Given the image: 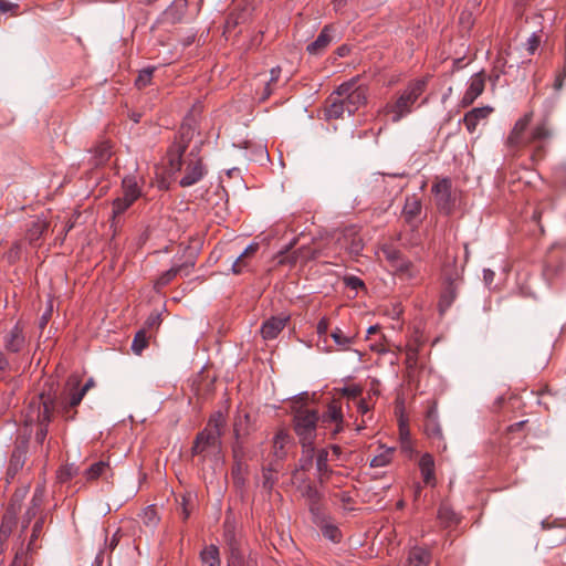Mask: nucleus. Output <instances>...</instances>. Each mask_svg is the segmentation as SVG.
I'll return each mask as SVG.
<instances>
[{"mask_svg":"<svg viewBox=\"0 0 566 566\" xmlns=\"http://www.w3.org/2000/svg\"><path fill=\"white\" fill-rule=\"evenodd\" d=\"M195 132L196 129L192 125L184 123L180 126L178 137L168 150L169 167L172 171H180L185 166V175L179 181L181 187H190L197 184L206 174L202 159L199 157V146L196 145L188 156L184 158L185 151L195 136Z\"/></svg>","mask_w":566,"mask_h":566,"instance_id":"obj_1","label":"nucleus"},{"mask_svg":"<svg viewBox=\"0 0 566 566\" xmlns=\"http://www.w3.org/2000/svg\"><path fill=\"white\" fill-rule=\"evenodd\" d=\"M367 102V88L357 78L340 84L328 97L325 115L328 119L354 114Z\"/></svg>","mask_w":566,"mask_h":566,"instance_id":"obj_2","label":"nucleus"},{"mask_svg":"<svg viewBox=\"0 0 566 566\" xmlns=\"http://www.w3.org/2000/svg\"><path fill=\"white\" fill-rule=\"evenodd\" d=\"M533 118V112L525 113L520 117L506 138L510 148L525 147L532 143L546 140L552 136L547 120L537 124L528 133V126Z\"/></svg>","mask_w":566,"mask_h":566,"instance_id":"obj_3","label":"nucleus"},{"mask_svg":"<svg viewBox=\"0 0 566 566\" xmlns=\"http://www.w3.org/2000/svg\"><path fill=\"white\" fill-rule=\"evenodd\" d=\"M426 87V77L411 81L398 95L397 99L391 104H387L382 112L386 114H392L391 120L394 123L400 122L412 112L415 103L423 94Z\"/></svg>","mask_w":566,"mask_h":566,"instance_id":"obj_4","label":"nucleus"},{"mask_svg":"<svg viewBox=\"0 0 566 566\" xmlns=\"http://www.w3.org/2000/svg\"><path fill=\"white\" fill-rule=\"evenodd\" d=\"M54 399L44 395L32 399L25 411V424L31 426L33 423L39 424V429L35 433V440L38 443H43L48 434V424L51 421L52 411L54 409Z\"/></svg>","mask_w":566,"mask_h":566,"instance_id":"obj_5","label":"nucleus"},{"mask_svg":"<svg viewBox=\"0 0 566 566\" xmlns=\"http://www.w3.org/2000/svg\"><path fill=\"white\" fill-rule=\"evenodd\" d=\"M93 386L94 380L92 378H90L83 386H81V379L78 376L72 375L67 378L59 397V408L66 420L74 418V413H70V410L81 403L88 389Z\"/></svg>","mask_w":566,"mask_h":566,"instance_id":"obj_6","label":"nucleus"},{"mask_svg":"<svg viewBox=\"0 0 566 566\" xmlns=\"http://www.w3.org/2000/svg\"><path fill=\"white\" fill-rule=\"evenodd\" d=\"M319 416L315 410L300 409L294 415V430L303 448L314 446Z\"/></svg>","mask_w":566,"mask_h":566,"instance_id":"obj_7","label":"nucleus"},{"mask_svg":"<svg viewBox=\"0 0 566 566\" xmlns=\"http://www.w3.org/2000/svg\"><path fill=\"white\" fill-rule=\"evenodd\" d=\"M444 289L439 301V310L444 313L454 302L457 290L460 282V272L458 269H443Z\"/></svg>","mask_w":566,"mask_h":566,"instance_id":"obj_8","label":"nucleus"},{"mask_svg":"<svg viewBox=\"0 0 566 566\" xmlns=\"http://www.w3.org/2000/svg\"><path fill=\"white\" fill-rule=\"evenodd\" d=\"M221 436L218 431H211V428H206L201 431L196 439L192 452L195 454H211L220 451Z\"/></svg>","mask_w":566,"mask_h":566,"instance_id":"obj_9","label":"nucleus"},{"mask_svg":"<svg viewBox=\"0 0 566 566\" xmlns=\"http://www.w3.org/2000/svg\"><path fill=\"white\" fill-rule=\"evenodd\" d=\"M485 76L483 72H478L469 80V86L462 97L461 104L463 106L471 105L484 91Z\"/></svg>","mask_w":566,"mask_h":566,"instance_id":"obj_10","label":"nucleus"},{"mask_svg":"<svg viewBox=\"0 0 566 566\" xmlns=\"http://www.w3.org/2000/svg\"><path fill=\"white\" fill-rule=\"evenodd\" d=\"M451 180L443 178L432 186V192L440 209L449 211L451 207Z\"/></svg>","mask_w":566,"mask_h":566,"instance_id":"obj_11","label":"nucleus"},{"mask_svg":"<svg viewBox=\"0 0 566 566\" xmlns=\"http://www.w3.org/2000/svg\"><path fill=\"white\" fill-rule=\"evenodd\" d=\"M289 321V316H272L261 326V335L265 340L274 339L282 332Z\"/></svg>","mask_w":566,"mask_h":566,"instance_id":"obj_12","label":"nucleus"},{"mask_svg":"<svg viewBox=\"0 0 566 566\" xmlns=\"http://www.w3.org/2000/svg\"><path fill=\"white\" fill-rule=\"evenodd\" d=\"M427 436L433 441L436 448L440 451L447 450V444L443 439V433L437 417L433 411H430L424 427Z\"/></svg>","mask_w":566,"mask_h":566,"instance_id":"obj_13","label":"nucleus"},{"mask_svg":"<svg viewBox=\"0 0 566 566\" xmlns=\"http://www.w3.org/2000/svg\"><path fill=\"white\" fill-rule=\"evenodd\" d=\"M291 444V437L286 430L280 429L273 437L272 455L276 460H283L287 455V449Z\"/></svg>","mask_w":566,"mask_h":566,"instance_id":"obj_14","label":"nucleus"},{"mask_svg":"<svg viewBox=\"0 0 566 566\" xmlns=\"http://www.w3.org/2000/svg\"><path fill=\"white\" fill-rule=\"evenodd\" d=\"M193 265H195V262L190 261V262H185L180 265H175V266L170 268L169 270L164 272L157 279L156 285L160 286V287L165 286V285L169 284L177 275L188 276L190 274Z\"/></svg>","mask_w":566,"mask_h":566,"instance_id":"obj_15","label":"nucleus"},{"mask_svg":"<svg viewBox=\"0 0 566 566\" xmlns=\"http://www.w3.org/2000/svg\"><path fill=\"white\" fill-rule=\"evenodd\" d=\"M493 108L490 106L476 107L464 115L463 123L469 133H474L478 124L490 116Z\"/></svg>","mask_w":566,"mask_h":566,"instance_id":"obj_16","label":"nucleus"},{"mask_svg":"<svg viewBox=\"0 0 566 566\" xmlns=\"http://www.w3.org/2000/svg\"><path fill=\"white\" fill-rule=\"evenodd\" d=\"M252 421L249 412L244 410H238L233 420V431L237 440L249 434L251 430Z\"/></svg>","mask_w":566,"mask_h":566,"instance_id":"obj_17","label":"nucleus"},{"mask_svg":"<svg viewBox=\"0 0 566 566\" xmlns=\"http://www.w3.org/2000/svg\"><path fill=\"white\" fill-rule=\"evenodd\" d=\"M318 421H321L324 427H328L336 421L344 422L340 403L337 400H332L327 405L326 410L322 413V416H319Z\"/></svg>","mask_w":566,"mask_h":566,"instance_id":"obj_18","label":"nucleus"},{"mask_svg":"<svg viewBox=\"0 0 566 566\" xmlns=\"http://www.w3.org/2000/svg\"><path fill=\"white\" fill-rule=\"evenodd\" d=\"M142 182L143 179L134 175L124 177L122 181L123 195L136 201L142 196Z\"/></svg>","mask_w":566,"mask_h":566,"instance_id":"obj_19","label":"nucleus"},{"mask_svg":"<svg viewBox=\"0 0 566 566\" xmlns=\"http://www.w3.org/2000/svg\"><path fill=\"white\" fill-rule=\"evenodd\" d=\"M331 30L329 25L324 27L316 40L307 45L306 50L310 54H321L332 43Z\"/></svg>","mask_w":566,"mask_h":566,"instance_id":"obj_20","label":"nucleus"},{"mask_svg":"<svg viewBox=\"0 0 566 566\" xmlns=\"http://www.w3.org/2000/svg\"><path fill=\"white\" fill-rule=\"evenodd\" d=\"M419 469L423 479V482L429 485L436 484L434 474V460L430 453H424L420 458Z\"/></svg>","mask_w":566,"mask_h":566,"instance_id":"obj_21","label":"nucleus"},{"mask_svg":"<svg viewBox=\"0 0 566 566\" xmlns=\"http://www.w3.org/2000/svg\"><path fill=\"white\" fill-rule=\"evenodd\" d=\"M27 442H22L13 450L8 468L9 473L15 474L23 467L27 458Z\"/></svg>","mask_w":566,"mask_h":566,"instance_id":"obj_22","label":"nucleus"},{"mask_svg":"<svg viewBox=\"0 0 566 566\" xmlns=\"http://www.w3.org/2000/svg\"><path fill=\"white\" fill-rule=\"evenodd\" d=\"M24 344V336L21 328L15 325L6 337L4 346L12 353H18Z\"/></svg>","mask_w":566,"mask_h":566,"instance_id":"obj_23","label":"nucleus"},{"mask_svg":"<svg viewBox=\"0 0 566 566\" xmlns=\"http://www.w3.org/2000/svg\"><path fill=\"white\" fill-rule=\"evenodd\" d=\"M430 553L422 547H413L408 554V564L411 566H427L430 563Z\"/></svg>","mask_w":566,"mask_h":566,"instance_id":"obj_24","label":"nucleus"},{"mask_svg":"<svg viewBox=\"0 0 566 566\" xmlns=\"http://www.w3.org/2000/svg\"><path fill=\"white\" fill-rule=\"evenodd\" d=\"M438 520L443 527H450L459 523V516L447 504H441L438 510Z\"/></svg>","mask_w":566,"mask_h":566,"instance_id":"obj_25","label":"nucleus"},{"mask_svg":"<svg viewBox=\"0 0 566 566\" xmlns=\"http://www.w3.org/2000/svg\"><path fill=\"white\" fill-rule=\"evenodd\" d=\"M380 452L370 460L371 468H382L388 465L392 460L395 449L385 446L379 447Z\"/></svg>","mask_w":566,"mask_h":566,"instance_id":"obj_26","label":"nucleus"},{"mask_svg":"<svg viewBox=\"0 0 566 566\" xmlns=\"http://www.w3.org/2000/svg\"><path fill=\"white\" fill-rule=\"evenodd\" d=\"M259 249V244L258 243H251L249 244L244 251L237 258V260L233 262L232 264V268H231V271L233 274H240L242 273L244 266H245V263H244V259L251 254H254Z\"/></svg>","mask_w":566,"mask_h":566,"instance_id":"obj_27","label":"nucleus"},{"mask_svg":"<svg viewBox=\"0 0 566 566\" xmlns=\"http://www.w3.org/2000/svg\"><path fill=\"white\" fill-rule=\"evenodd\" d=\"M94 154V165L99 166L106 163L112 155V146L108 142L99 143L93 150Z\"/></svg>","mask_w":566,"mask_h":566,"instance_id":"obj_28","label":"nucleus"},{"mask_svg":"<svg viewBox=\"0 0 566 566\" xmlns=\"http://www.w3.org/2000/svg\"><path fill=\"white\" fill-rule=\"evenodd\" d=\"M395 271L407 279H416L420 271L419 269L408 260L403 258L394 266Z\"/></svg>","mask_w":566,"mask_h":566,"instance_id":"obj_29","label":"nucleus"},{"mask_svg":"<svg viewBox=\"0 0 566 566\" xmlns=\"http://www.w3.org/2000/svg\"><path fill=\"white\" fill-rule=\"evenodd\" d=\"M331 337L338 346L339 350H348L350 345L354 343V337L346 335L339 327H336L331 333Z\"/></svg>","mask_w":566,"mask_h":566,"instance_id":"obj_30","label":"nucleus"},{"mask_svg":"<svg viewBox=\"0 0 566 566\" xmlns=\"http://www.w3.org/2000/svg\"><path fill=\"white\" fill-rule=\"evenodd\" d=\"M108 469H109V465L107 462H105V461L95 462L92 465H90V468H87L85 470V478L88 481L96 480L99 476H102Z\"/></svg>","mask_w":566,"mask_h":566,"instance_id":"obj_31","label":"nucleus"},{"mask_svg":"<svg viewBox=\"0 0 566 566\" xmlns=\"http://www.w3.org/2000/svg\"><path fill=\"white\" fill-rule=\"evenodd\" d=\"M421 211V203L416 198H408L403 206V216L407 221H411Z\"/></svg>","mask_w":566,"mask_h":566,"instance_id":"obj_32","label":"nucleus"},{"mask_svg":"<svg viewBox=\"0 0 566 566\" xmlns=\"http://www.w3.org/2000/svg\"><path fill=\"white\" fill-rule=\"evenodd\" d=\"M327 462L328 451L326 449L319 450L316 457V470L321 479L327 476L331 472Z\"/></svg>","mask_w":566,"mask_h":566,"instance_id":"obj_33","label":"nucleus"},{"mask_svg":"<svg viewBox=\"0 0 566 566\" xmlns=\"http://www.w3.org/2000/svg\"><path fill=\"white\" fill-rule=\"evenodd\" d=\"M135 200L132 198H128L124 195L120 197L114 199L113 201V217L119 216L124 213L133 203Z\"/></svg>","mask_w":566,"mask_h":566,"instance_id":"obj_34","label":"nucleus"},{"mask_svg":"<svg viewBox=\"0 0 566 566\" xmlns=\"http://www.w3.org/2000/svg\"><path fill=\"white\" fill-rule=\"evenodd\" d=\"M201 560L207 566H213L219 562V551L214 545L206 547L201 552Z\"/></svg>","mask_w":566,"mask_h":566,"instance_id":"obj_35","label":"nucleus"},{"mask_svg":"<svg viewBox=\"0 0 566 566\" xmlns=\"http://www.w3.org/2000/svg\"><path fill=\"white\" fill-rule=\"evenodd\" d=\"M147 344H148V337H147L146 331L144 328L136 333V335L133 339V343H132V350L136 355H140L142 352L147 347Z\"/></svg>","mask_w":566,"mask_h":566,"instance_id":"obj_36","label":"nucleus"},{"mask_svg":"<svg viewBox=\"0 0 566 566\" xmlns=\"http://www.w3.org/2000/svg\"><path fill=\"white\" fill-rule=\"evenodd\" d=\"M380 252L392 268L402 259L400 251L391 245H384Z\"/></svg>","mask_w":566,"mask_h":566,"instance_id":"obj_37","label":"nucleus"},{"mask_svg":"<svg viewBox=\"0 0 566 566\" xmlns=\"http://www.w3.org/2000/svg\"><path fill=\"white\" fill-rule=\"evenodd\" d=\"M350 235H353V238L350 239V242L346 247V249L350 254L358 255L364 248L363 239L359 235H357L354 231H350L348 234L345 235V238L347 239Z\"/></svg>","mask_w":566,"mask_h":566,"instance_id":"obj_38","label":"nucleus"},{"mask_svg":"<svg viewBox=\"0 0 566 566\" xmlns=\"http://www.w3.org/2000/svg\"><path fill=\"white\" fill-rule=\"evenodd\" d=\"M226 424V418L222 412L218 411L210 417L207 428H211V431H218V434H222V429Z\"/></svg>","mask_w":566,"mask_h":566,"instance_id":"obj_39","label":"nucleus"},{"mask_svg":"<svg viewBox=\"0 0 566 566\" xmlns=\"http://www.w3.org/2000/svg\"><path fill=\"white\" fill-rule=\"evenodd\" d=\"M280 75H281L280 66L271 69L270 80L266 82L263 99L268 98L272 94V92H273L272 84L277 82V80L280 78Z\"/></svg>","mask_w":566,"mask_h":566,"instance_id":"obj_40","label":"nucleus"},{"mask_svg":"<svg viewBox=\"0 0 566 566\" xmlns=\"http://www.w3.org/2000/svg\"><path fill=\"white\" fill-rule=\"evenodd\" d=\"M78 469L74 464L64 465L57 471V480L60 482H66L76 475Z\"/></svg>","mask_w":566,"mask_h":566,"instance_id":"obj_41","label":"nucleus"},{"mask_svg":"<svg viewBox=\"0 0 566 566\" xmlns=\"http://www.w3.org/2000/svg\"><path fill=\"white\" fill-rule=\"evenodd\" d=\"M142 520H143L145 525H147V526H155L157 524V522H158V516H157L156 509L153 505L147 506L143 511Z\"/></svg>","mask_w":566,"mask_h":566,"instance_id":"obj_42","label":"nucleus"},{"mask_svg":"<svg viewBox=\"0 0 566 566\" xmlns=\"http://www.w3.org/2000/svg\"><path fill=\"white\" fill-rule=\"evenodd\" d=\"M323 535L329 541L337 543L340 541L342 534L337 526L326 524L322 527Z\"/></svg>","mask_w":566,"mask_h":566,"instance_id":"obj_43","label":"nucleus"},{"mask_svg":"<svg viewBox=\"0 0 566 566\" xmlns=\"http://www.w3.org/2000/svg\"><path fill=\"white\" fill-rule=\"evenodd\" d=\"M154 69L148 67L145 70H142L136 78V86L138 88H144L147 85L150 84L151 77H153Z\"/></svg>","mask_w":566,"mask_h":566,"instance_id":"obj_44","label":"nucleus"},{"mask_svg":"<svg viewBox=\"0 0 566 566\" xmlns=\"http://www.w3.org/2000/svg\"><path fill=\"white\" fill-rule=\"evenodd\" d=\"M314 454V446H307V448H303V454L300 459V469L308 470L312 465Z\"/></svg>","mask_w":566,"mask_h":566,"instance_id":"obj_45","label":"nucleus"},{"mask_svg":"<svg viewBox=\"0 0 566 566\" xmlns=\"http://www.w3.org/2000/svg\"><path fill=\"white\" fill-rule=\"evenodd\" d=\"M541 39L538 35L533 33L526 41V51L528 54H534L537 48L539 46Z\"/></svg>","mask_w":566,"mask_h":566,"instance_id":"obj_46","label":"nucleus"},{"mask_svg":"<svg viewBox=\"0 0 566 566\" xmlns=\"http://www.w3.org/2000/svg\"><path fill=\"white\" fill-rule=\"evenodd\" d=\"M275 478L273 476V469L269 468L263 471V486L268 490H271L275 483Z\"/></svg>","mask_w":566,"mask_h":566,"instance_id":"obj_47","label":"nucleus"},{"mask_svg":"<svg viewBox=\"0 0 566 566\" xmlns=\"http://www.w3.org/2000/svg\"><path fill=\"white\" fill-rule=\"evenodd\" d=\"M160 314L151 313L145 322V327L149 329L157 328L160 325Z\"/></svg>","mask_w":566,"mask_h":566,"instance_id":"obj_48","label":"nucleus"},{"mask_svg":"<svg viewBox=\"0 0 566 566\" xmlns=\"http://www.w3.org/2000/svg\"><path fill=\"white\" fill-rule=\"evenodd\" d=\"M247 465L243 460H234V465L232 469V475L234 479H241V475L245 472Z\"/></svg>","mask_w":566,"mask_h":566,"instance_id":"obj_49","label":"nucleus"},{"mask_svg":"<svg viewBox=\"0 0 566 566\" xmlns=\"http://www.w3.org/2000/svg\"><path fill=\"white\" fill-rule=\"evenodd\" d=\"M18 3L11 0H0V12H14L18 9Z\"/></svg>","mask_w":566,"mask_h":566,"instance_id":"obj_50","label":"nucleus"},{"mask_svg":"<svg viewBox=\"0 0 566 566\" xmlns=\"http://www.w3.org/2000/svg\"><path fill=\"white\" fill-rule=\"evenodd\" d=\"M316 331L319 336L326 335L328 331V321L325 317L318 321Z\"/></svg>","mask_w":566,"mask_h":566,"instance_id":"obj_51","label":"nucleus"},{"mask_svg":"<svg viewBox=\"0 0 566 566\" xmlns=\"http://www.w3.org/2000/svg\"><path fill=\"white\" fill-rule=\"evenodd\" d=\"M243 447L242 444L240 443L239 440H237L235 444L233 446V459L234 460H243Z\"/></svg>","mask_w":566,"mask_h":566,"instance_id":"obj_52","label":"nucleus"},{"mask_svg":"<svg viewBox=\"0 0 566 566\" xmlns=\"http://www.w3.org/2000/svg\"><path fill=\"white\" fill-rule=\"evenodd\" d=\"M370 407L369 405L366 402V400L364 399H360L358 401V405H357V410L358 412H360L361 415H365L369 411Z\"/></svg>","mask_w":566,"mask_h":566,"instance_id":"obj_53","label":"nucleus"},{"mask_svg":"<svg viewBox=\"0 0 566 566\" xmlns=\"http://www.w3.org/2000/svg\"><path fill=\"white\" fill-rule=\"evenodd\" d=\"M483 279L485 281L486 284H492L493 280H494V272L490 269H484L483 270Z\"/></svg>","mask_w":566,"mask_h":566,"instance_id":"obj_54","label":"nucleus"},{"mask_svg":"<svg viewBox=\"0 0 566 566\" xmlns=\"http://www.w3.org/2000/svg\"><path fill=\"white\" fill-rule=\"evenodd\" d=\"M566 76V67L564 69L563 73L557 75L555 78L554 87L555 90H560L563 86L564 77Z\"/></svg>","mask_w":566,"mask_h":566,"instance_id":"obj_55","label":"nucleus"},{"mask_svg":"<svg viewBox=\"0 0 566 566\" xmlns=\"http://www.w3.org/2000/svg\"><path fill=\"white\" fill-rule=\"evenodd\" d=\"M347 284L349 286H352L353 289H357L358 286H363V282L360 281V279L356 277V276H352L347 280Z\"/></svg>","mask_w":566,"mask_h":566,"instance_id":"obj_56","label":"nucleus"},{"mask_svg":"<svg viewBox=\"0 0 566 566\" xmlns=\"http://www.w3.org/2000/svg\"><path fill=\"white\" fill-rule=\"evenodd\" d=\"M333 424H334V429L332 430V434H333V436H336V434H338L339 432H342V431H343V429H344V422H338V421H336V422H334Z\"/></svg>","mask_w":566,"mask_h":566,"instance_id":"obj_57","label":"nucleus"},{"mask_svg":"<svg viewBox=\"0 0 566 566\" xmlns=\"http://www.w3.org/2000/svg\"><path fill=\"white\" fill-rule=\"evenodd\" d=\"M8 367V360L3 356L2 353H0V371L4 370Z\"/></svg>","mask_w":566,"mask_h":566,"instance_id":"obj_58","label":"nucleus"},{"mask_svg":"<svg viewBox=\"0 0 566 566\" xmlns=\"http://www.w3.org/2000/svg\"><path fill=\"white\" fill-rule=\"evenodd\" d=\"M378 329H379L378 325L369 326V328L367 329V336H370L371 334H375L376 332H378Z\"/></svg>","mask_w":566,"mask_h":566,"instance_id":"obj_59","label":"nucleus"},{"mask_svg":"<svg viewBox=\"0 0 566 566\" xmlns=\"http://www.w3.org/2000/svg\"><path fill=\"white\" fill-rule=\"evenodd\" d=\"M332 451H333V453H334L336 457H339V455H340V452H342V449H340V447H339V446L334 444V446H332Z\"/></svg>","mask_w":566,"mask_h":566,"instance_id":"obj_60","label":"nucleus"},{"mask_svg":"<svg viewBox=\"0 0 566 566\" xmlns=\"http://www.w3.org/2000/svg\"><path fill=\"white\" fill-rule=\"evenodd\" d=\"M409 432L405 428L400 429V436L402 439H406L408 437Z\"/></svg>","mask_w":566,"mask_h":566,"instance_id":"obj_61","label":"nucleus"},{"mask_svg":"<svg viewBox=\"0 0 566 566\" xmlns=\"http://www.w3.org/2000/svg\"><path fill=\"white\" fill-rule=\"evenodd\" d=\"M524 422H525V421H520V422H517V423H515V424L511 426V427H510V429H511V430H513V429H515V428H520L521 426H523V424H524Z\"/></svg>","mask_w":566,"mask_h":566,"instance_id":"obj_62","label":"nucleus"},{"mask_svg":"<svg viewBox=\"0 0 566 566\" xmlns=\"http://www.w3.org/2000/svg\"><path fill=\"white\" fill-rule=\"evenodd\" d=\"M182 514H184V518H188V516H189V512H188V510L186 509V506H185V505H184V507H182Z\"/></svg>","mask_w":566,"mask_h":566,"instance_id":"obj_63","label":"nucleus"},{"mask_svg":"<svg viewBox=\"0 0 566 566\" xmlns=\"http://www.w3.org/2000/svg\"><path fill=\"white\" fill-rule=\"evenodd\" d=\"M46 322H48V315H46V314H44V315L42 316L41 326H44V324H46Z\"/></svg>","mask_w":566,"mask_h":566,"instance_id":"obj_64","label":"nucleus"}]
</instances>
